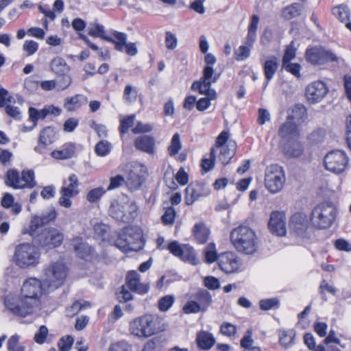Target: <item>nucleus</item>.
Returning <instances> with one entry per match:
<instances>
[{
    "label": "nucleus",
    "instance_id": "nucleus-46",
    "mask_svg": "<svg viewBox=\"0 0 351 351\" xmlns=\"http://www.w3.org/2000/svg\"><path fill=\"white\" fill-rule=\"evenodd\" d=\"M304 341L305 345L311 351H326V348L323 345H316L314 337L310 333H307L304 336Z\"/></svg>",
    "mask_w": 351,
    "mask_h": 351
},
{
    "label": "nucleus",
    "instance_id": "nucleus-39",
    "mask_svg": "<svg viewBox=\"0 0 351 351\" xmlns=\"http://www.w3.org/2000/svg\"><path fill=\"white\" fill-rule=\"evenodd\" d=\"M303 6L299 3H293L286 6L282 10V17L285 20H291L301 14Z\"/></svg>",
    "mask_w": 351,
    "mask_h": 351
},
{
    "label": "nucleus",
    "instance_id": "nucleus-30",
    "mask_svg": "<svg viewBox=\"0 0 351 351\" xmlns=\"http://www.w3.org/2000/svg\"><path fill=\"white\" fill-rule=\"evenodd\" d=\"M332 14L351 32L350 12L347 5H340L332 9Z\"/></svg>",
    "mask_w": 351,
    "mask_h": 351
},
{
    "label": "nucleus",
    "instance_id": "nucleus-6",
    "mask_svg": "<svg viewBox=\"0 0 351 351\" xmlns=\"http://www.w3.org/2000/svg\"><path fill=\"white\" fill-rule=\"evenodd\" d=\"M137 206L132 201L120 199L112 202L110 206L109 215L118 221L131 223L136 216Z\"/></svg>",
    "mask_w": 351,
    "mask_h": 351
},
{
    "label": "nucleus",
    "instance_id": "nucleus-12",
    "mask_svg": "<svg viewBox=\"0 0 351 351\" xmlns=\"http://www.w3.org/2000/svg\"><path fill=\"white\" fill-rule=\"evenodd\" d=\"M80 181L77 175L71 174L67 180L63 181V185L60 189V197L58 203L61 206L64 208H70L72 205L71 198L77 195L80 193L78 189Z\"/></svg>",
    "mask_w": 351,
    "mask_h": 351
},
{
    "label": "nucleus",
    "instance_id": "nucleus-64",
    "mask_svg": "<svg viewBox=\"0 0 351 351\" xmlns=\"http://www.w3.org/2000/svg\"><path fill=\"white\" fill-rule=\"evenodd\" d=\"M73 343V339L71 336L63 337L58 341L60 351H69Z\"/></svg>",
    "mask_w": 351,
    "mask_h": 351
},
{
    "label": "nucleus",
    "instance_id": "nucleus-49",
    "mask_svg": "<svg viewBox=\"0 0 351 351\" xmlns=\"http://www.w3.org/2000/svg\"><path fill=\"white\" fill-rule=\"evenodd\" d=\"M181 148L182 145L180 142V134L178 133H176L173 134L171 141V144L168 147L169 155L171 156L176 155L181 149Z\"/></svg>",
    "mask_w": 351,
    "mask_h": 351
},
{
    "label": "nucleus",
    "instance_id": "nucleus-29",
    "mask_svg": "<svg viewBox=\"0 0 351 351\" xmlns=\"http://www.w3.org/2000/svg\"><path fill=\"white\" fill-rule=\"evenodd\" d=\"M112 36H108L106 40L114 44V49L119 51H123L126 45L128 35L125 33L116 30L110 31Z\"/></svg>",
    "mask_w": 351,
    "mask_h": 351
},
{
    "label": "nucleus",
    "instance_id": "nucleus-54",
    "mask_svg": "<svg viewBox=\"0 0 351 351\" xmlns=\"http://www.w3.org/2000/svg\"><path fill=\"white\" fill-rule=\"evenodd\" d=\"M174 300V297L170 295H167L161 298L158 301V308L161 311H167L173 305Z\"/></svg>",
    "mask_w": 351,
    "mask_h": 351
},
{
    "label": "nucleus",
    "instance_id": "nucleus-22",
    "mask_svg": "<svg viewBox=\"0 0 351 351\" xmlns=\"http://www.w3.org/2000/svg\"><path fill=\"white\" fill-rule=\"evenodd\" d=\"M56 217V212L54 208L43 213L40 216H34L32 219L29 225L30 234L34 236V232L42 226L48 224Z\"/></svg>",
    "mask_w": 351,
    "mask_h": 351
},
{
    "label": "nucleus",
    "instance_id": "nucleus-3",
    "mask_svg": "<svg viewBox=\"0 0 351 351\" xmlns=\"http://www.w3.org/2000/svg\"><path fill=\"white\" fill-rule=\"evenodd\" d=\"M230 240L238 252L254 254L258 247V238L254 231L245 226L233 229L230 233Z\"/></svg>",
    "mask_w": 351,
    "mask_h": 351
},
{
    "label": "nucleus",
    "instance_id": "nucleus-20",
    "mask_svg": "<svg viewBox=\"0 0 351 351\" xmlns=\"http://www.w3.org/2000/svg\"><path fill=\"white\" fill-rule=\"evenodd\" d=\"M285 221L286 217L283 212H272L268 223L269 230L278 236H284L286 233Z\"/></svg>",
    "mask_w": 351,
    "mask_h": 351
},
{
    "label": "nucleus",
    "instance_id": "nucleus-1",
    "mask_svg": "<svg viewBox=\"0 0 351 351\" xmlns=\"http://www.w3.org/2000/svg\"><path fill=\"white\" fill-rule=\"evenodd\" d=\"M49 291L44 282L36 278H29L22 285L19 303L14 305L5 301V304L14 314L25 317L34 312L40 304L42 295Z\"/></svg>",
    "mask_w": 351,
    "mask_h": 351
},
{
    "label": "nucleus",
    "instance_id": "nucleus-24",
    "mask_svg": "<svg viewBox=\"0 0 351 351\" xmlns=\"http://www.w3.org/2000/svg\"><path fill=\"white\" fill-rule=\"evenodd\" d=\"M298 124L288 119L279 129V135L285 140L298 138L300 136V130Z\"/></svg>",
    "mask_w": 351,
    "mask_h": 351
},
{
    "label": "nucleus",
    "instance_id": "nucleus-35",
    "mask_svg": "<svg viewBox=\"0 0 351 351\" xmlns=\"http://www.w3.org/2000/svg\"><path fill=\"white\" fill-rule=\"evenodd\" d=\"M145 180V176L141 175L137 169L132 170L128 176V180L125 182L130 190H137L142 185Z\"/></svg>",
    "mask_w": 351,
    "mask_h": 351
},
{
    "label": "nucleus",
    "instance_id": "nucleus-44",
    "mask_svg": "<svg viewBox=\"0 0 351 351\" xmlns=\"http://www.w3.org/2000/svg\"><path fill=\"white\" fill-rule=\"evenodd\" d=\"M20 335L15 334L10 337L7 342L8 351H25L26 347L20 343Z\"/></svg>",
    "mask_w": 351,
    "mask_h": 351
},
{
    "label": "nucleus",
    "instance_id": "nucleus-59",
    "mask_svg": "<svg viewBox=\"0 0 351 351\" xmlns=\"http://www.w3.org/2000/svg\"><path fill=\"white\" fill-rule=\"evenodd\" d=\"M250 48L247 45H241L234 51L235 58L238 61L247 59L250 54Z\"/></svg>",
    "mask_w": 351,
    "mask_h": 351
},
{
    "label": "nucleus",
    "instance_id": "nucleus-52",
    "mask_svg": "<svg viewBox=\"0 0 351 351\" xmlns=\"http://www.w3.org/2000/svg\"><path fill=\"white\" fill-rule=\"evenodd\" d=\"M296 49L294 47V42L292 41L286 48L282 57V64L290 62L295 57Z\"/></svg>",
    "mask_w": 351,
    "mask_h": 351
},
{
    "label": "nucleus",
    "instance_id": "nucleus-61",
    "mask_svg": "<svg viewBox=\"0 0 351 351\" xmlns=\"http://www.w3.org/2000/svg\"><path fill=\"white\" fill-rule=\"evenodd\" d=\"M15 98L8 91L0 86V107L3 108L9 103H15Z\"/></svg>",
    "mask_w": 351,
    "mask_h": 351
},
{
    "label": "nucleus",
    "instance_id": "nucleus-9",
    "mask_svg": "<svg viewBox=\"0 0 351 351\" xmlns=\"http://www.w3.org/2000/svg\"><path fill=\"white\" fill-rule=\"evenodd\" d=\"M14 256L16 264L20 267L26 268L39 263L40 252L35 245L26 243L16 246Z\"/></svg>",
    "mask_w": 351,
    "mask_h": 351
},
{
    "label": "nucleus",
    "instance_id": "nucleus-33",
    "mask_svg": "<svg viewBox=\"0 0 351 351\" xmlns=\"http://www.w3.org/2000/svg\"><path fill=\"white\" fill-rule=\"evenodd\" d=\"M306 117V108L302 104H297L293 107L287 119L300 125L304 122Z\"/></svg>",
    "mask_w": 351,
    "mask_h": 351
},
{
    "label": "nucleus",
    "instance_id": "nucleus-27",
    "mask_svg": "<svg viewBox=\"0 0 351 351\" xmlns=\"http://www.w3.org/2000/svg\"><path fill=\"white\" fill-rule=\"evenodd\" d=\"M279 343L285 349L291 348L295 343L296 332L293 329H280L278 332Z\"/></svg>",
    "mask_w": 351,
    "mask_h": 351
},
{
    "label": "nucleus",
    "instance_id": "nucleus-11",
    "mask_svg": "<svg viewBox=\"0 0 351 351\" xmlns=\"http://www.w3.org/2000/svg\"><path fill=\"white\" fill-rule=\"evenodd\" d=\"M67 275V268L61 262L53 263L45 269L44 283L50 291L58 289L63 283Z\"/></svg>",
    "mask_w": 351,
    "mask_h": 351
},
{
    "label": "nucleus",
    "instance_id": "nucleus-45",
    "mask_svg": "<svg viewBox=\"0 0 351 351\" xmlns=\"http://www.w3.org/2000/svg\"><path fill=\"white\" fill-rule=\"evenodd\" d=\"M88 33L91 36L101 38L104 40H106V38H108V35L106 34L104 27L97 23L90 25L88 27Z\"/></svg>",
    "mask_w": 351,
    "mask_h": 351
},
{
    "label": "nucleus",
    "instance_id": "nucleus-19",
    "mask_svg": "<svg viewBox=\"0 0 351 351\" xmlns=\"http://www.w3.org/2000/svg\"><path fill=\"white\" fill-rule=\"evenodd\" d=\"M218 264L222 271L228 274L237 271L240 262L234 253L227 252L218 256Z\"/></svg>",
    "mask_w": 351,
    "mask_h": 351
},
{
    "label": "nucleus",
    "instance_id": "nucleus-13",
    "mask_svg": "<svg viewBox=\"0 0 351 351\" xmlns=\"http://www.w3.org/2000/svg\"><path fill=\"white\" fill-rule=\"evenodd\" d=\"M33 237L36 243L46 249L59 247L64 240L63 233L53 228H46L37 236Z\"/></svg>",
    "mask_w": 351,
    "mask_h": 351
},
{
    "label": "nucleus",
    "instance_id": "nucleus-43",
    "mask_svg": "<svg viewBox=\"0 0 351 351\" xmlns=\"http://www.w3.org/2000/svg\"><path fill=\"white\" fill-rule=\"evenodd\" d=\"M180 258L192 265H197L198 263V260L193 248L189 245H184L183 252H182Z\"/></svg>",
    "mask_w": 351,
    "mask_h": 351
},
{
    "label": "nucleus",
    "instance_id": "nucleus-23",
    "mask_svg": "<svg viewBox=\"0 0 351 351\" xmlns=\"http://www.w3.org/2000/svg\"><path fill=\"white\" fill-rule=\"evenodd\" d=\"M55 136L56 132L52 128L47 127L44 128L40 133L38 145L34 148V150L39 154H43L46 147L54 141Z\"/></svg>",
    "mask_w": 351,
    "mask_h": 351
},
{
    "label": "nucleus",
    "instance_id": "nucleus-42",
    "mask_svg": "<svg viewBox=\"0 0 351 351\" xmlns=\"http://www.w3.org/2000/svg\"><path fill=\"white\" fill-rule=\"evenodd\" d=\"M28 112H29V119L33 122V125L28 129H26L24 127L22 130L23 132H27V131L32 130L34 128H35L36 126L37 121L39 119H44L47 117V116H43V115H44V114H43L44 112H45V108L40 110H38L36 109L35 108L30 107L29 108Z\"/></svg>",
    "mask_w": 351,
    "mask_h": 351
},
{
    "label": "nucleus",
    "instance_id": "nucleus-56",
    "mask_svg": "<svg viewBox=\"0 0 351 351\" xmlns=\"http://www.w3.org/2000/svg\"><path fill=\"white\" fill-rule=\"evenodd\" d=\"M182 310L186 314L197 313L200 311L202 312L201 305H199V303L195 300L188 301L184 305Z\"/></svg>",
    "mask_w": 351,
    "mask_h": 351
},
{
    "label": "nucleus",
    "instance_id": "nucleus-41",
    "mask_svg": "<svg viewBox=\"0 0 351 351\" xmlns=\"http://www.w3.org/2000/svg\"><path fill=\"white\" fill-rule=\"evenodd\" d=\"M285 152L287 156L290 158H297L303 154L304 147L300 142L295 141L286 145L285 147Z\"/></svg>",
    "mask_w": 351,
    "mask_h": 351
},
{
    "label": "nucleus",
    "instance_id": "nucleus-2",
    "mask_svg": "<svg viewBox=\"0 0 351 351\" xmlns=\"http://www.w3.org/2000/svg\"><path fill=\"white\" fill-rule=\"evenodd\" d=\"M206 66L204 68L202 77L199 80L192 84L191 88L198 90L200 94L208 95L211 99H216L215 90L210 88L213 83L217 81L219 74H215L213 66L216 62V58L212 53H207L204 58Z\"/></svg>",
    "mask_w": 351,
    "mask_h": 351
},
{
    "label": "nucleus",
    "instance_id": "nucleus-38",
    "mask_svg": "<svg viewBox=\"0 0 351 351\" xmlns=\"http://www.w3.org/2000/svg\"><path fill=\"white\" fill-rule=\"evenodd\" d=\"M87 98L82 95H76L73 97H66L64 99V106L68 111H73L80 107L82 104H86Z\"/></svg>",
    "mask_w": 351,
    "mask_h": 351
},
{
    "label": "nucleus",
    "instance_id": "nucleus-37",
    "mask_svg": "<svg viewBox=\"0 0 351 351\" xmlns=\"http://www.w3.org/2000/svg\"><path fill=\"white\" fill-rule=\"evenodd\" d=\"M193 232L196 241L199 243H204L208 239L210 231L202 222L195 223Z\"/></svg>",
    "mask_w": 351,
    "mask_h": 351
},
{
    "label": "nucleus",
    "instance_id": "nucleus-14",
    "mask_svg": "<svg viewBox=\"0 0 351 351\" xmlns=\"http://www.w3.org/2000/svg\"><path fill=\"white\" fill-rule=\"evenodd\" d=\"M141 234L135 232L132 228L123 230L114 242V245L123 252L136 251L140 248Z\"/></svg>",
    "mask_w": 351,
    "mask_h": 351
},
{
    "label": "nucleus",
    "instance_id": "nucleus-18",
    "mask_svg": "<svg viewBox=\"0 0 351 351\" xmlns=\"http://www.w3.org/2000/svg\"><path fill=\"white\" fill-rule=\"evenodd\" d=\"M209 193L210 191L205 184L199 182L191 183L185 189V203L192 205L201 197L208 196Z\"/></svg>",
    "mask_w": 351,
    "mask_h": 351
},
{
    "label": "nucleus",
    "instance_id": "nucleus-32",
    "mask_svg": "<svg viewBox=\"0 0 351 351\" xmlns=\"http://www.w3.org/2000/svg\"><path fill=\"white\" fill-rule=\"evenodd\" d=\"M219 148V159L223 165H227L235 154L236 143L233 141H229L225 146Z\"/></svg>",
    "mask_w": 351,
    "mask_h": 351
},
{
    "label": "nucleus",
    "instance_id": "nucleus-63",
    "mask_svg": "<svg viewBox=\"0 0 351 351\" xmlns=\"http://www.w3.org/2000/svg\"><path fill=\"white\" fill-rule=\"evenodd\" d=\"M166 47L169 50L175 49L178 46V39L175 34L171 32H166L165 40Z\"/></svg>",
    "mask_w": 351,
    "mask_h": 351
},
{
    "label": "nucleus",
    "instance_id": "nucleus-60",
    "mask_svg": "<svg viewBox=\"0 0 351 351\" xmlns=\"http://www.w3.org/2000/svg\"><path fill=\"white\" fill-rule=\"evenodd\" d=\"M175 217V209L173 207H169L166 209L165 213L162 215L161 220L165 225H171L174 223Z\"/></svg>",
    "mask_w": 351,
    "mask_h": 351
},
{
    "label": "nucleus",
    "instance_id": "nucleus-48",
    "mask_svg": "<svg viewBox=\"0 0 351 351\" xmlns=\"http://www.w3.org/2000/svg\"><path fill=\"white\" fill-rule=\"evenodd\" d=\"M162 348V340L158 337H155L147 341L141 351H157Z\"/></svg>",
    "mask_w": 351,
    "mask_h": 351
},
{
    "label": "nucleus",
    "instance_id": "nucleus-28",
    "mask_svg": "<svg viewBox=\"0 0 351 351\" xmlns=\"http://www.w3.org/2000/svg\"><path fill=\"white\" fill-rule=\"evenodd\" d=\"M71 245L73 247L77 256L82 259L88 258L93 251L91 247L87 243H84L80 237H75L72 239Z\"/></svg>",
    "mask_w": 351,
    "mask_h": 351
},
{
    "label": "nucleus",
    "instance_id": "nucleus-57",
    "mask_svg": "<svg viewBox=\"0 0 351 351\" xmlns=\"http://www.w3.org/2000/svg\"><path fill=\"white\" fill-rule=\"evenodd\" d=\"M216 158V153L214 148H212L210 153L209 158H205L202 160V167L205 171L211 170L215 165V161Z\"/></svg>",
    "mask_w": 351,
    "mask_h": 351
},
{
    "label": "nucleus",
    "instance_id": "nucleus-21",
    "mask_svg": "<svg viewBox=\"0 0 351 351\" xmlns=\"http://www.w3.org/2000/svg\"><path fill=\"white\" fill-rule=\"evenodd\" d=\"M127 287L133 292L143 295L149 291L148 284L141 282L140 275L136 271H130L126 276Z\"/></svg>",
    "mask_w": 351,
    "mask_h": 351
},
{
    "label": "nucleus",
    "instance_id": "nucleus-62",
    "mask_svg": "<svg viewBox=\"0 0 351 351\" xmlns=\"http://www.w3.org/2000/svg\"><path fill=\"white\" fill-rule=\"evenodd\" d=\"M261 309L268 311L273 308H277L279 305V301L277 298H269L261 300L259 302Z\"/></svg>",
    "mask_w": 351,
    "mask_h": 351
},
{
    "label": "nucleus",
    "instance_id": "nucleus-53",
    "mask_svg": "<svg viewBox=\"0 0 351 351\" xmlns=\"http://www.w3.org/2000/svg\"><path fill=\"white\" fill-rule=\"evenodd\" d=\"M111 144L107 141H101L95 146L96 154L100 156H105L109 154Z\"/></svg>",
    "mask_w": 351,
    "mask_h": 351
},
{
    "label": "nucleus",
    "instance_id": "nucleus-4",
    "mask_svg": "<svg viewBox=\"0 0 351 351\" xmlns=\"http://www.w3.org/2000/svg\"><path fill=\"white\" fill-rule=\"evenodd\" d=\"M160 319L152 315L138 317L130 323V332L139 338H147L164 330Z\"/></svg>",
    "mask_w": 351,
    "mask_h": 351
},
{
    "label": "nucleus",
    "instance_id": "nucleus-36",
    "mask_svg": "<svg viewBox=\"0 0 351 351\" xmlns=\"http://www.w3.org/2000/svg\"><path fill=\"white\" fill-rule=\"evenodd\" d=\"M75 147L71 143L64 144L60 149L54 150L51 152L53 158L58 160L71 158L75 154Z\"/></svg>",
    "mask_w": 351,
    "mask_h": 351
},
{
    "label": "nucleus",
    "instance_id": "nucleus-31",
    "mask_svg": "<svg viewBox=\"0 0 351 351\" xmlns=\"http://www.w3.org/2000/svg\"><path fill=\"white\" fill-rule=\"evenodd\" d=\"M278 60L276 56L269 57L264 63L263 71L267 82L265 84V88L269 80H271L278 68Z\"/></svg>",
    "mask_w": 351,
    "mask_h": 351
},
{
    "label": "nucleus",
    "instance_id": "nucleus-40",
    "mask_svg": "<svg viewBox=\"0 0 351 351\" xmlns=\"http://www.w3.org/2000/svg\"><path fill=\"white\" fill-rule=\"evenodd\" d=\"M51 69L56 75H64L69 73L70 68L66 61L60 57L54 58L50 64Z\"/></svg>",
    "mask_w": 351,
    "mask_h": 351
},
{
    "label": "nucleus",
    "instance_id": "nucleus-8",
    "mask_svg": "<svg viewBox=\"0 0 351 351\" xmlns=\"http://www.w3.org/2000/svg\"><path fill=\"white\" fill-rule=\"evenodd\" d=\"M4 182L14 189H32L36 186L34 173L32 170L23 171L20 177L17 170L10 169L5 173Z\"/></svg>",
    "mask_w": 351,
    "mask_h": 351
},
{
    "label": "nucleus",
    "instance_id": "nucleus-51",
    "mask_svg": "<svg viewBox=\"0 0 351 351\" xmlns=\"http://www.w3.org/2000/svg\"><path fill=\"white\" fill-rule=\"evenodd\" d=\"M123 98L127 103L134 102L137 98L136 90L130 84L126 85L124 88Z\"/></svg>",
    "mask_w": 351,
    "mask_h": 351
},
{
    "label": "nucleus",
    "instance_id": "nucleus-47",
    "mask_svg": "<svg viewBox=\"0 0 351 351\" xmlns=\"http://www.w3.org/2000/svg\"><path fill=\"white\" fill-rule=\"evenodd\" d=\"M106 193V190L102 187H97L89 191L86 195V199L90 203L97 202Z\"/></svg>",
    "mask_w": 351,
    "mask_h": 351
},
{
    "label": "nucleus",
    "instance_id": "nucleus-58",
    "mask_svg": "<svg viewBox=\"0 0 351 351\" xmlns=\"http://www.w3.org/2000/svg\"><path fill=\"white\" fill-rule=\"evenodd\" d=\"M205 260L206 262L209 263L218 260V256L215 250V245L214 243H210L205 249Z\"/></svg>",
    "mask_w": 351,
    "mask_h": 351
},
{
    "label": "nucleus",
    "instance_id": "nucleus-10",
    "mask_svg": "<svg viewBox=\"0 0 351 351\" xmlns=\"http://www.w3.org/2000/svg\"><path fill=\"white\" fill-rule=\"evenodd\" d=\"M349 165V158L344 151L335 149L328 152L324 157L326 170L339 175L344 173Z\"/></svg>",
    "mask_w": 351,
    "mask_h": 351
},
{
    "label": "nucleus",
    "instance_id": "nucleus-26",
    "mask_svg": "<svg viewBox=\"0 0 351 351\" xmlns=\"http://www.w3.org/2000/svg\"><path fill=\"white\" fill-rule=\"evenodd\" d=\"M196 343L199 349L208 350L215 343V339L211 333L202 330L197 334Z\"/></svg>",
    "mask_w": 351,
    "mask_h": 351
},
{
    "label": "nucleus",
    "instance_id": "nucleus-15",
    "mask_svg": "<svg viewBox=\"0 0 351 351\" xmlns=\"http://www.w3.org/2000/svg\"><path fill=\"white\" fill-rule=\"evenodd\" d=\"M306 60L312 64H324L328 62H337L338 58L331 51L321 47H314L306 49Z\"/></svg>",
    "mask_w": 351,
    "mask_h": 351
},
{
    "label": "nucleus",
    "instance_id": "nucleus-17",
    "mask_svg": "<svg viewBox=\"0 0 351 351\" xmlns=\"http://www.w3.org/2000/svg\"><path fill=\"white\" fill-rule=\"evenodd\" d=\"M289 226L292 233L299 237H306L309 227L306 215L303 213H295L290 218Z\"/></svg>",
    "mask_w": 351,
    "mask_h": 351
},
{
    "label": "nucleus",
    "instance_id": "nucleus-34",
    "mask_svg": "<svg viewBox=\"0 0 351 351\" xmlns=\"http://www.w3.org/2000/svg\"><path fill=\"white\" fill-rule=\"evenodd\" d=\"M193 297L197 300L199 305H201L202 312H206L213 302L212 295L206 289L197 290Z\"/></svg>",
    "mask_w": 351,
    "mask_h": 351
},
{
    "label": "nucleus",
    "instance_id": "nucleus-5",
    "mask_svg": "<svg viewBox=\"0 0 351 351\" xmlns=\"http://www.w3.org/2000/svg\"><path fill=\"white\" fill-rule=\"evenodd\" d=\"M337 209L330 202H322L311 210L310 221L313 228L324 230L330 228L336 220Z\"/></svg>",
    "mask_w": 351,
    "mask_h": 351
},
{
    "label": "nucleus",
    "instance_id": "nucleus-7",
    "mask_svg": "<svg viewBox=\"0 0 351 351\" xmlns=\"http://www.w3.org/2000/svg\"><path fill=\"white\" fill-rule=\"evenodd\" d=\"M265 186L272 194L280 192L286 182L285 171L282 167L273 164L267 167L265 171Z\"/></svg>",
    "mask_w": 351,
    "mask_h": 351
},
{
    "label": "nucleus",
    "instance_id": "nucleus-50",
    "mask_svg": "<svg viewBox=\"0 0 351 351\" xmlns=\"http://www.w3.org/2000/svg\"><path fill=\"white\" fill-rule=\"evenodd\" d=\"M135 115L131 114L123 117L120 121L119 131L121 134H125L134 125Z\"/></svg>",
    "mask_w": 351,
    "mask_h": 351
},
{
    "label": "nucleus",
    "instance_id": "nucleus-55",
    "mask_svg": "<svg viewBox=\"0 0 351 351\" xmlns=\"http://www.w3.org/2000/svg\"><path fill=\"white\" fill-rule=\"evenodd\" d=\"M93 230L96 234L101 237L103 240H106L110 231V227L103 223H97L94 225Z\"/></svg>",
    "mask_w": 351,
    "mask_h": 351
},
{
    "label": "nucleus",
    "instance_id": "nucleus-16",
    "mask_svg": "<svg viewBox=\"0 0 351 351\" xmlns=\"http://www.w3.org/2000/svg\"><path fill=\"white\" fill-rule=\"evenodd\" d=\"M328 89L326 84L322 81H315L309 84L305 89L307 101L312 104L320 102L328 94Z\"/></svg>",
    "mask_w": 351,
    "mask_h": 351
},
{
    "label": "nucleus",
    "instance_id": "nucleus-25",
    "mask_svg": "<svg viewBox=\"0 0 351 351\" xmlns=\"http://www.w3.org/2000/svg\"><path fill=\"white\" fill-rule=\"evenodd\" d=\"M135 147L143 152L154 154L155 152V139L149 135H143L136 138Z\"/></svg>",
    "mask_w": 351,
    "mask_h": 351
}]
</instances>
